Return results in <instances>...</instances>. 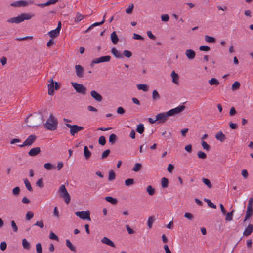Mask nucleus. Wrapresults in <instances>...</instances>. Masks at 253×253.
Returning <instances> with one entry per match:
<instances>
[{"mask_svg": "<svg viewBox=\"0 0 253 253\" xmlns=\"http://www.w3.org/2000/svg\"><path fill=\"white\" fill-rule=\"evenodd\" d=\"M84 17V15H83L79 12H77L74 21L76 23L80 22Z\"/></svg>", "mask_w": 253, "mask_h": 253, "instance_id": "nucleus-33", "label": "nucleus"}, {"mask_svg": "<svg viewBox=\"0 0 253 253\" xmlns=\"http://www.w3.org/2000/svg\"><path fill=\"white\" fill-rule=\"evenodd\" d=\"M184 217L190 220H192L193 219V214L189 212H186L184 214Z\"/></svg>", "mask_w": 253, "mask_h": 253, "instance_id": "nucleus-64", "label": "nucleus"}, {"mask_svg": "<svg viewBox=\"0 0 253 253\" xmlns=\"http://www.w3.org/2000/svg\"><path fill=\"white\" fill-rule=\"evenodd\" d=\"M75 214L77 216L83 220H91V218L90 217V212L88 211H77L75 212Z\"/></svg>", "mask_w": 253, "mask_h": 253, "instance_id": "nucleus-8", "label": "nucleus"}, {"mask_svg": "<svg viewBox=\"0 0 253 253\" xmlns=\"http://www.w3.org/2000/svg\"><path fill=\"white\" fill-rule=\"evenodd\" d=\"M66 126L69 128L70 133L72 136H75V135L78 132L84 129V127L82 126H79L77 125H70L68 123L65 124Z\"/></svg>", "mask_w": 253, "mask_h": 253, "instance_id": "nucleus-6", "label": "nucleus"}, {"mask_svg": "<svg viewBox=\"0 0 253 253\" xmlns=\"http://www.w3.org/2000/svg\"><path fill=\"white\" fill-rule=\"evenodd\" d=\"M133 8H134V5H133V4L131 3L129 4V7L126 9V12L128 14H131Z\"/></svg>", "mask_w": 253, "mask_h": 253, "instance_id": "nucleus-49", "label": "nucleus"}, {"mask_svg": "<svg viewBox=\"0 0 253 253\" xmlns=\"http://www.w3.org/2000/svg\"><path fill=\"white\" fill-rule=\"evenodd\" d=\"M22 245L25 249L29 250L30 248V244L26 239L22 240Z\"/></svg>", "mask_w": 253, "mask_h": 253, "instance_id": "nucleus-34", "label": "nucleus"}, {"mask_svg": "<svg viewBox=\"0 0 253 253\" xmlns=\"http://www.w3.org/2000/svg\"><path fill=\"white\" fill-rule=\"evenodd\" d=\"M33 16L34 15H31L29 13H23L17 17H12L7 19V22L10 23L19 24L24 21L25 20H29L31 19Z\"/></svg>", "mask_w": 253, "mask_h": 253, "instance_id": "nucleus-3", "label": "nucleus"}, {"mask_svg": "<svg viewBox=\"0 0 253 253\" xmlns=\"http://www.w3.org/2000/svg\"><path fill=\"white\" fill-rule=\"evenodd\" d=\"M110 59L111 56L109 55L95 58L92 61L91 66L92 67L94 64H99L100 63L109 62L110 61Z\"/></svg>", "mask_w": 253, "mask_h": 253, "instance_id": "nucleus-10", "label": "nucleus"}, {"mask_svg": "<svg viewBox=\"0 0 253 253\" xmlns=\"http://www.w3.org/2000/svg\"><path fill=\"white\" fill-rule=\"evenodd\" d=\"M66 245L73 252H76V248L74 246L69 239L66 240Z\"/></svg>", "mask_w": 253, "mask_h": 253, "instance_id": "nucleus-24", "label": "nucleus"}, {"mask_svg": "<svg viewBox=\"0 0 253 253\" xmlns=\"http://www.w3.org/2000/svg\"><path fill=\"white\" fill-rule=\"evenodd\" d=\"M215 138L217 140L220 141V142H223L226 139L225 135L221 132H218L215 135Z\"/></svg>", "mask_w": 253, "mask_h": 253, "instance_id": "nucleus-22", "label": "nucleus"}, {"mask_svg": "<svg viewBox=\"0 0 253 253\" xmlns=\"http://www.w3.org/2000/svg\"><path fill=\"white\" fill-rule=\"evenodd\" d=\"M90 95L96 101L99 102L102 101L103 99L102 96L95 90H92L90 92Z\"/></svg>", "mask_w": 253, "mask_h": 253, "instance_id": "nucleus-14", "label": "nucleus"}, {"mask_svg": "<svg viewBox=\"0 0 253 253\" xmlns=\"http://www.w3.org/2000/svg\"><path fill=\"white\" fill-rule=\"evenodd\" d=\"M36 185L39 187L40 188H43L44 187V183L43 181L42 178H40L37 182H36Z\"/></svg>", "mask_w": 253, "mask_h": 253, "instance_id": "nucleus-54", "label": "nucleus"}, {"mask_svg": "<svg viewBox=\"0 0 253 253\" xmlns=\"http://www.w3.org/2000/svg\"><path fill=\"white\" fill-rule=\"evenodd\" d=\"M101 242L112 247L115 246L113 242L106 237H104L101 239Z\"/></svg>", "mask_w": 253, "mask_h": 253, "instance_id": "nucleus-20", "label": "nucleus"}, {"mask_svg": "<svg viewBox=\"0 0 253 253\" xmlns=\"http://www.w3.org/2000/svg\"><path fill=\"white\" fill-rule=\"evenodd\" d=\"M36 138L37 137L36 135H31L27 138V139L23 142L22 144L19 145V146L20 147L31 146L35 141Z\"/></svg>", "mask_w": 253, "mask_h": 253, "instance_id": "nucleus-11", "label": "nucleus"}, {"mask_svg": "<svg viewBox=\"0 0 253 253\" xmlns=\"http://www.w3.org/2000/svg\"><path fill=\"white\" fill-rule=\"evenodd\" d=\"M137 88L139 90H142L144 91H147L148 90V87L147 85L145 84H139L137 85Z\"/></svg>", "mask_w": 253, "mask_h": 253, "instance_id": "nucleus-35", "label": "nucleus"}, {"mask_svg": "<svg viewBox=\"0 0 253 253\" xmlns=\"http://www.w3.org/2000/svg\"><path fill=\"white\" fill-rule=\"evenodd\" d=\"M117 139V137L116 135L115 134H111L109 136V141L111 144H113L116 141Z\"/></svg>", "mask_w": 253, "mask_h": 253, "instance_id": "nucleus-41", "label": "nucleus"}, {"mask_svg": "<svg viewBox=\"0 0 253 253\" xmlns=\"http://www.w3.org/2000/svg\"><path fill=\"white\" fill-rule=\"evenodd\" d=\"M34 226H37L40 227L41 228H42L44 227V223L42 220L41 221H37L34 225Z\"/></svg>", "mask_w": 253, "mask_h": 253, "instance_id": "nucleus-57", "label": "nucleus"}, {"mask_svg": "<svg viewBox=\"0 0 253 253\" xmlns=\"http://www.w3.org/2000/svg\"><path fill=\"white\" fill-rule=\"evenodd\" d=\"M185 106L184 105L179 106L174 109H172L167 112V116L168 117L173 116L176 114H178L184 110Z\"/></svg>", "mask_w": 253, "mask_h": 253, "instance_id": "nucleus-9", "label": "nucleus"}, {"mask_svg": "<svg viewBox=\"0 0 253 253\" xmlns=\"http://www.w3.org/2000/svg\"><path fill=\"white\" fill-rule=\"evenodd\" d=\"M168 117L167 112L158 114L156 116V120L160 123H164L167 120Z\"/></svg>", "mask_w": 253, "mask_h": 253, "instance_id": "nucleus-12", "label": "nucleus"}, {"mask_svg": "<svg viewBox=\"0 0 253 253\" xmlns=\"http://www.w3.org/2000/svg\"><path fill=\"white\" fill-rule=\"evenodd\" d=\"M47 113L46 109L41 110L39 111L38 114L34 116L30 115L26 118L25 122L29 127H37L44 121V115Z\"/></svg>", "mask_w": 253, "mask_h": 253, "instance_id": "nucleus-1", "label": "nucleus"}, {"mask_svg": "<svg viewBox=\"0 0 253 253\" xmlns=\"http://www.w3.org/2000/svg\"><path fill=\"white\" fill-rule=\"evenodd\" d=\"M169 180L166 177H163L161 179V185L163 188H167L168 187Z\"/></svg>", "mask_w": 253, "mask_h": 253, "instance_id": "nucleus-31", "label": "nucleus"}, {"mask_svg": "<svg viewBox=\"0 0 253 253\" xmlns=\"http://www.w3.org/2000/svg\"><path fill=\"white\" fill-rule=\"evenodd\" d=\"M36 246L37 253H42V250L41 243H37Z\"/></svg>", "mask_w": 253, "mask_h": 253, "instance_id": "nucleus-59", "label": "nucleus"}, {"mask_svg": "<svg viewBox=\"0 0 253 253\" xmlns=\"http://www.w3.org/2000/svg\"><path fill=\"white\" fill-rule=\"evenodd\" d=\"M209 83L211 85H214L216 86L218 85L219 84V82L218 80L214 78H212L211 80H210L209 81Z\"/></svg>", "mask_w": 253, "mask_h": 253, "instance_id": "nucleus-38", "label": "nucleus"}, {"mask_svg": "<svg viewBox=\"0 0 253 253\" xmlns=\"http://www.w3.org/2000/svg\"><path fill=\"white\" fill-rule=\"evenodd\" d=\"M198 157L200 159H205L207 158V155L202 151H198L197 153Z\"/></svg>", "mask_w": 253, "mask_h": 253, "instance_id": "nucleus-50", "label": "nucleus"}, {"mask_svg": "<svg viewBox=\"0 0 253 253\" xmlns=\"http://www.w3.org/2000/svg\"><path fill=\"white\" fill-rule=\"evenodd\" d=\"M11 227L12 228L13 231L14 232H17L18 231V227L14 220L11 221Z\"/></svg>", "mask_w": 253, "mask_h": 253, "instance_id": "nucleus-60", "label": "nucleus"}, {"mask_svg": "<svg viewBox=\"0 0 253 253\" xmlns=\"http://www.w3.org/2000/svg\"><path fill=\"white\" fill-rule=\"evenodd\" d=\"M44 167L48 170H50L55 168V166L54 165L49 163L44 164Z\"/></svg>", "mask_w": 253, "mask_h": 253, "instance_id": "nucleus-43", "label": "nucleus"}, {"mask_svg": "<svg viewBox=\"0 0 253 253\" xmlns=\"http://www.w3.org/2000/svg\"><path fill=\"white\" fill-rule=\"evenodd\" d=\"M104 23V21H101L100 22H95L92 25H91L85 31V33H87L88 31H89L93 27L96 26H99L102 24H103Z\"/></svg>", "mask_w": 253, "mask_h": 253, "instance_id": "nucleus-30", "label": "nucleus"}, {"mask_svg": "<svg viewBox=\"0 0 253 253\" xmlns=\"http://www.w3.org/2000/svg\"><path fill=\"white\" fill-rule=\"evenodd\" d=\"M240 86V84L239 82L236 81L232 85V89L233 90H236L239 88Z\"/></svg>", "mask_w": 253, "mask_h": 253, "instance_id": "nucleus-48", "label": "nucleus"}, {"mask_svg": "<svg viewBox=\"0 0 253 253\" xmlns=\"http://www.w3.org/2000/svg\"><path fill=\"white\" fill-rule=\"evenodd\" d=\"M20 193V188L19 187H16L12 190V193L14 195H18Z\"/></svg>", "mask_w": 253, "mask_h": 253, "instance_id": "nucleus-63", "label": "nucleus"}, {"mask_svg": "<svg viewBox=\"0 0 253 253\" xmlns=\"http://www.w3.org/2000/svg\"><path fill=\"white\" fill-rule=\"evenodd\" d=\"M204 201L207 203L208 205L210 207L213 209L216 208V205L214 204L212 202H211V201L210 199L205 198Z\"/></svg>", "mask_w": 253, "mask_h": 253, "instance_id": "nucleus-46", "label": "nucleus"}, {"mask_svg": "<svg viewBox=\"0 0 253 253\" xmlns=\"http://www.w3.org/2000/svg\"><path fill=\"white\" fill-rule=\"evenodd\" d=\"M134 183V180L132 178H128L125 180V184L127 186H129Z\"/></svg>", "mask_w": 253, "mask_h": 253, "instance_id": "nucleus-47", "label": "nucleus"}, {"mask_svg": "<svg viewBox=\"0 0 253 253\" xmlns=\"http://www.w3.org/2000/svg\"><path fill=\"white\" fill-rule=\"evenodd\" d=\"M171 76L172 78V82L175 84H177L179 79L178 75L174 71H173L171 74Z\"/></svg>", "mask_w": 253, "mask_h": 253, "instance_id": "nucleus-29", "label": "nucleus"}, {"mask_svg": "<svg viewBox=\"0 0 253 253\" xmlns=\"http://www.w3.org/2000/svg\"><path fill=\"white\" fill-rule=\"evenodd\" d=\"M146 191L150 196L153 195L155 193V189L151 185L147 186Z\"/></svg>", "mask_w": 253, "mask_h": 253, "instance_id": "nucleus-32", "label": "nucleus"}, {"mask_svg": "<svg viewBox=\"0 0 253 253\" xmlns=\"http://www.w3.org/2000/svg\"><path fill=\"white\" fill-rule=\"evenodd\" d=\"M234 211H235V210H232L230 212H228V213L226 214V218H225V220L226 221H230L232 220L233 213L234 212Z\"/></svg>", "mask_w": 253, "mask_h": 253, "instance_id": "nucleus-37", "label": "nucleus"}, {"mask_svg": "<svg viewBox=\"0 0 253 253\" xmlns=\"http://www.w3.org/2000/svg\"><path fill=\"white\" fill-rule=\"evenodd\" d=\"M185 55L189 60L193 59L196 56L195 51L192 49H187L185 51Z\"/></svg>", "mask_w": 253, "mask_h": 253, "instance_id": "nucleus-17", "label": "nucleus"}, {"mask_svg": "<svg viewBox=\"0 0 253 253\" xmlns=\"http://www.w3.org/2000/svg\"><path fill=\"white\" fill-rule=\"evenodd\" d=\"M71 84L77 93L84 95L86 94V88L82 84H80L76 82H71Z\"/></svg>", "mask_w": 253, "mask_h": 253, "instance_id": "nucleus-7", "label": "nucleus"}, {"mask_svg": "<svg viewBox=\"0 0 253 253\" xmlns=\"http://www.w3.org/2000/svg\"><path fill=\"white\" fill-rule=\"evenodd\" d=\"M202 180L203 183L207 185L208 188H211L212 187V184L208 179L203 178Z\"/></svg>", "mask_w": 253, "mask_h": 253, "instance_id": "nucleus-45", "label": "nucleus"}, {"mask_svg": "<svg viewBox=\"0 0 253 253\" xmlns=\"http://www.w3.org/2000/svg\"><path fill=\"white\" fill-rule=\"evenodd\" d=\"M142 167V166L141 164L136 163L134 167L132 168V170L135 172H138L141 169Z\"/></svg>", "mask_w": 253, "mask_h": 253, "instance_id": "nucleus-44", "label": "nucleus"}, {"mask_svg": "<svg viewBox=\"0 0 253 253\" xmlns=\"http://www.w3.org/2000/svg\"><path fill=\"white\" fill-rule=\"evenodd\" d=\"M60 34L57 30L54 29L53 30H51L48 32V34L49 36L52 38H54L57 37Z\"/></svg>", "mask_w": 253, "mask_h": 253, "instance_id": "nucleus-28", "label": "nucleus"}, {"mask_svg": "<svg viewBox=\"0 0 253 253\" xmlns=\"http://www.w3.org/2000/svg\"><path fill=\"white\" fill-rule=\"evenodd\" d=\"M110 38L112 43L116 44L119 42V38L117 35L116 32H113L110 35Z\"/></svg>", "mask_w": 253, "mask_h": 253, "instance_id": "nucleus-21", "label": "nucleus"}, {"mask_svg": "<svg viewBox=\"0 0 253 253\" xmlns=\"http://www.w3.org/2000/svg\"><path fill=\"white\" fill-rule=\"evenodd\" d=\"M110 153V150L109 149L106 150L104 151L101 155V159H104L107 158Z\"/></svg>", "mask_w": 253, "mask_h": 253, "instance_id": "nucleus-55", "label": "nucleus"}, {"mask_svg": "<svg viewBox=\"0 0 253 253\" xmlns=\"http://www.w3.org/2000/svg\"><path fill=\"white\" fill-rule=\"evenodd\" d=\"M48 82H50V84H48V93L49 95H52L54 92V87L55 90H58L59 89L60 86L58 82H54L52 79H51Z\"/></svg>", "mask_w": 253, "mask_h": 253, "instance_id": "nucleus-5", "label": "nucleus"}, {"mask_svg": "<svg viewBox=\"0 0 253 253\" xmlns=\"http://www.w3.org/2000/svg\"><path fill=\"white\" fill-rule=\"evenodd\" d=\"M202 146L203 147V149H205L206 151H209L210 149V146L209 144L207 143L206 142L204 141H202L201 142Z\"/></svg>", "mask_w": 253, "mask_h": 253, "instance_id": "nucleus-53", "label": "nucleus"}, {"mask_svg": "<svg viewBox=\"0 0 253 253\" xmlns=\"http://www.w3.org/2000/svg\"><path fill=\"white\" fill-rule=\"evenodd\" d=\"M75 70L76 75L79 78H82L84 74V68L80 65H76L75 66Z\"/></svg>", "mask_w": 253, "mask_h": 253, "instance_id": "nucleus-16", "label": "nucleus"}, {"mask_svg": "<svg viewBox=\"0 0 253 253\" xmlns=\"http://www.w3.org/2000/svg\"><path fill=\"white\" fill-rule=\"evenodd\" d=\"M58 120L53 116L52 114H50L49 117L46 123L44 124V126L47 130L54 131L57 128Z\"/></svg>", "mask_w": 253, "mask_h": 253, "instance_id": "nucleus-2", "label": "nucleus"}, {"mask_svg": "<svg viewBox=\"0 0 253 253\" xmlns=\"http://www.w3.org/2000/svg\"><path fill=\"white\" fill-rule=\"evenodd\" d=\"M253 208L247 207L244 222H245L247 220L250 218L253 215Z\"/></svg>", "mask_w": 253, "mask_h": 253, "instance_id": "nucleus-19", "label": "nucleus"}, {"mask_svg": "<svg viewBox=\"0 0 253 253\" xmlns=\"http://www.w3.org/2000/svg\"><path fill=\"white\" fill-rule=\"evenodd\" d=\"M205 40L208 43H213L215 42V38L213 37L209 36L208 35L205 36Z\"/></svg>", "mask_w": 253, "mask_h": 253, "instance_id": "nucleus-27", "label": "nucleus"}, {"mask_svg": "<svg viewBox=\"0 0 253 253\" xmlns=\"http://www.w3.org/2000/svg\"><path fill=\"white\" fill-rule=\"evenodd\" d=\"M155 220V218L154 216H150L148 220V226L149 228H151L152 227V224Z\"/></svg>", "mask_w": 253, "mask_h": 253, "instance_id": "nucleus-51", "label": "nucleus"}, {"mask_svg": "<svg viewBox=\"0 0 253 253\" xmlns=\"http://www.w3.org/2000/svg\"><path fill=\"white\" fill-rule=\"evenodd\" d=\"M105 199L113 205H116L118 203L117 199L111 196H107L105 198Z\"/></svg>", "mask_w": 253, "mask_h": 253, "instance_id": "nucleus-26", "label": "nucleus"}, {"mask_svg": "<svg viewBox=\"0 0 253 253\" xmlns=\"http://www.w3.org/2000/svg\"><path fill=\"white\" fill-rule=\"evenodd\" d=\"M106 138L104 136H101L99 137L98 143L100 145L103 146L106 144Z\"/></svg>", "mask_w": 253, "mask_h": 253, "instance_id": "nucleus-52", "label": "nucleus"}, {"mask_svg": "<svg viewBox=\"0 0 253 253\" xmlns=\"http://www.w3.org/2000/svg\"><path fill=\"white\" fill-rule=\"evenodd\" d=\"M41 152L40 148L39 147H35L31 149L28 152V154L30 156H35L40 153Z\"/></svg>", "mask_w": 253, "mask_h": 253, "instance_id": "nucleus-18", "label": "nucleus"}, {"mask_svg": "<svg viewBox=\"0 0 253 253\" xmlns=\"http://www.w3.org/2000/svg\"><path fill=\"white\" fill-rule=\"evenodd\" d=\"M58 192L60 194V197L64 199L65 203L67 204H69L70 202L71 198L69 194L66 189L65 185L62 184L60 186Z\"/></svg>", "mask_w": 253, "mask_h": 253, "instance_id": "nucleus-4", "label": "nucleus"}, {"mask_svg": "<svg viewBox=\"0 0 253 253\" xmlns=\"http://www.w3.org/2000/svg\"><path fill=\"white\" fill-rule=\"evenodd\" d=\"M49 238L50 239L55 240L56 241H58L59 240L58 237L55 234H54L53 232H52V231L50 232V233Z\"/></svg>", "mask_w": 253, "mask_h": 253, "instance_id": "nucleus-56", "label": "nucleus"}, {"mask_svg": "<svg viewBox=\"0 0 253 253\" xmlns=\"http://www.w3.org/2000/svg\"><path fill=\"white\" fill-rule=\"evenodd\" d=\"M24 182L25 184V186L27 188V189L30 192L33 191V188L31 185L30 182L29 181V180L27 179H24Z\"/></svg>", "mask_w": 253, "mask_h": 253, "instance_id": "nucleus-40", "label": "nucleus"}, {"mask_svg": "<svg viewBox=\"0 0 253 253\" xmlns=\"http://www.w3.org/2000/svg\"><path fill=\"white\" fill-rule=\"evenodd\" d=\"M111 53L117 58H122L123 57L122 54L119 52L115 47L112 48Z\"/></svg>", "mask_w": 253, "mask_h": 253, "instance_id": "nucleus-23", "label": "nucleus"}, {"mask_svg": "<svg viewBox=\"0 0 253 253\" xmlns=\"http://www.w3.org/2000/svg\"><path fill=\"white\" fill-rule=\"evenodd\" d=\"M152 98L153 100H157L160 98V95L156 90H154L152 92Z\"/></svg>", "mask_w": 253, "mask_h": 253, "instance_id": "nucleus-42", "label": "nucleus"}, {"mask_svg": "<svg viewBox=\"0 0 253 253\" xmlns=\"http://www.w3.org/2000/svg\"><path fill=\"white\" fill-rule=\"evenodd\" d=\"M28 2L27 1L23 0H19L11 3L10 4V5L14 7H20L26 6Z\"/></svg>", "mask_w": 253, "mask_h": 253, "instance_id": "nucleus-13", "label": "nucleus"}, {"mask_svg": "<svg viewBox=\"0 0 253 253\" xmlns=\"http://www.w3.org/2000/svg\"><path fill=\"white\" fill-rule=\"evenodd\" d=\"M116 178V174L113 170H111L109 172L108 180L112 181Z\"/></svg>", "mask_w": 253, "mask_h": 253, "instance_id": "nucleus-39", "label": "nucleus"}, {"mask_svg": "<svg viewBox=\"0 0 253 253\" xmlns=\"http://www.w3.org/2000/svg\"><path fill=\"white\" fill-rule=\"evenodd\" d=\"M253 231V225L252 224H249L247 227L245 228L243 233V235L245 237H248Z\"/></svg>", "mask_w": 253, "mask_h": 253, "instance_id": "nucleus-15", "label": "nucleus"}, {"mask_svg": "<svg viewBox=\"0 0 253 253\" xmlns=\"http://www.w3.org/2000/svg\"><path fill=\"white\" fill-rule=\"evenodd\" d=\"M84 156L85 159L86 160H88L91 155V152L88 150V147L86 146H85L84 148Z\"/></svg>", "mask_w": 253, "mask_h": 253, "instance_id": "nucleus-25", "label": "nucleus"}, {"mask_svg": "<svg viewBox=\"0 0 253 253\" xmlns=\"http://www.w3.org/2000/svg\"><path fill=\"white\" fill-rule=\"evenodd\" d=\"M169 17L168 14H162L161 15V20L162 21L167 22L169 20Z\"/></svg>", "mask_w": 253, "mask_h": 253, "instance_id": "nucleus-61", "label": "nucleus"}, {"mask_svg": "<svg viewBox=\"0 0 253 253\" xmlns=\"http://www.w3.org/2000/svg\"><path fill=\"white\" fill-rule=\"evenodd\" d=\"M34 216V214L31 211H28L26 215V218L27 220H31Z\"/></svg>", "mask_w": 253, "mask_h": 253, "instance_id": "nucleus-62", "label": "nucleus"}, {"mask_svg": "<svg viewBox=\"0 0 253 253\" xmlns=\"http://www.w3.org/2000/svg\"><path fill=\"white\" fill-rule=\"evenodd\" d=\"M123 54L125 57H127V58H130L132 55V53L130 51H128L127 50H125L123 51Z\"/></svg>", "mask_w": 253, "mask_h": 253, "instance_id": "nucleus-58", "label": "nucleus"}, {"mask_svg": "<svg viewBox=\"0 0 253 253\" xmlns=\"http://www.w3.org/2000/svg\"><path fill=\"white\" fill-rule=\"evenodd\" d=\"M136 131L139 134H142L144 131V127L143 124H140L137 125Z\"/></svg>", "mask_w": 253, "mask_h": 253, "instance_id": "nucleus-36", "label": "nucleus"}]
</instances>
